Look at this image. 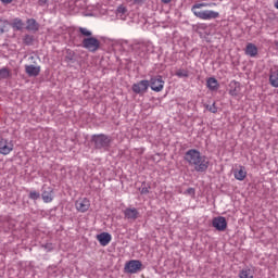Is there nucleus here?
Segmentation results:
<instances>
[{
  "label": "nucleus",
  "instance_id": "6e6552de",
  "mask_svg": "<svg viewBox=\"0 0 278 278\" xmlns=\"http://www.w3.org/2000/svg\"><path fill=\"white\" fill-rule=\"evenodd\" d=\"M149 80H140L132 85V92H135V94H144V92L149 90Z\"/></svg>",
  "mask_w": 278,
  "mask_h": 278
},
{
  "label": "nucleus",
  "instance_id": "f257e3e1",
  "mask_svg": "<svg viewBox=\"0 0 278 278\" xmlns=\"http://www.w3.org/2000/svg\"><path fill=\"white\" fill-rule=\"evenodd\" d=\"M185 161L192 166L197 173H205L210 168V159L202 155L201 151L190 149L185 153Z\"/></svg>",
  "mask_w": 278,
  "mask_h": 278
},
{
  "label": "nucleus",
  "instance_id": "0eeeda50",
  "mask_svg": "<svg viewBox=\"0 0 278 278\" xmlns=\"http://www.w3.org/2000/svg\"><path fill=\"white\" fill-rule=\"evenodd\" d=\"M149 84L151 90H153L154 92H162V90H164L165 81L160 75L152 77Z\"/></svg>",
  "mask_w": 278,
  "mask_h": 278
},
{
  "label": "nucleus",
  "instance_id": "20e7f679",
  "mask_svg": "<svg viewBox=\"0 0 278 278\" xmlns=\"http://www.w3.org/2000/svg\"><path fill=\"white\" fill-rule=\"evenodd\" d=\"M92 140L96 149H108L112 144V138L108 135H96Z\"/></svg>",
  "mask_w": 278,
  "mask_h": 278
},
{
  "label": "nucleus",
  "instance_id": "2f4dec72",
  "mask_svg": "<svg viewBox=\"0 0 278 278\" xmlns=\"http://www.w3.org/2000/svg\"><path fill=\"white\" fill-rule=\"evenodd\" d=\"M0 1H1V3H4L5 5H8V4L12 3V1H14V0H0Z\"/></svg>",
  "mask_w": 278,
  "mask_h": 278
},
{
  "label": "nucleus",
  "instance_id": "4be33fe9",
  "mask_svg": "<svg viewBox=\"0 0 278 278\" xmlns=\"http://www.w3.org/2000/svg\"><path fill=\"white\" fill-rule=\"evenodd\" d=\"M269 84H270V86H273V88H278V71L270 73Z\"/></svg>",
  "mask_w": 278,
  "mask_h": 278
},
{
  "label": "nucleus",
  "instance_id": "412c9836",
  "mask_svg": "<svg viewBox=\"0 0 278 278\" xmlns=\"http://www.w3.org/2000/svg\"><path fill=\"white\" fill-rule=\"evenodd\" d=\"M239 278H253V269L245 267L239 271Z\"/></svg>",
  "mask_w": 278,
  "mask_h": 278
},
{
  "label": "nucleus",
  "instance_id": "aec40b11",
  "mask_svg": "<svg viewBox=\"0 0 278 278\" xmlns=\"http://www.w3.org/2000/svg\"><path fill=\"white\" fill-rule=\"evenodd\" d=\"M11 77H12V70H10L9 67L0 68V81L2 79H11Z\"/></svg>",
  "mask_w": 278,
  "mask_h": 278
},
{
  "label": "nucleus",
  "instance_id": "c9c22d12",
  "mask_svg": "<svg viewBox=\"0 0 278 278\" xmlns=\"http://www.w3.org/2000/svg\"><path fill=\"white\" fill-rule=\"evenodd\" d=\"M29 60H34V56H29Z\"/></svg>",
  "mask_w": 278,
  "mask_h": 278
},
{
  "label": "nucleus",
  "instance_id": "39448f33",
  "mask_svg": "<svg viewBox=\"0 0 278 278\" xmlns=\"http://www.w3.org/2000/svg\"><path fill=\"white\" fill-rule=\"evenodd\" d=\"M139 270H142V262L138 260H131L125 264L124 273L128 275H136Z\"/></svg>",
  "mask_w": 278,
  "mask_h": 278
},
{
  "label": "nucleus",
  "instance_id": "dca6fc26",
  "mask_svg": "<svg viewBox=\"0 0 278 278\" xmlns=\"http://www.w3.org/2000/svg\"><path fill=\"white\" fill-rule=\"evenodd\" d=\"M206 88H208V90L216 91L220 88V85L216 78L210 77L206 79Z\"/></svg>",
  "mask_w": 278,
  "mask_h": 278
},
{
  "label": "nucleus",
  "instance_id": "a211bd4d",
  "mask_svg": "<svg viewBox=\"0 0 278 278\" xmlns=\"http://www.w3.org/2000/svg\"><path fill=\"white\" fill-rule=\"evenodd\" d=\"M26 29H28V31H38V29H40V24H38L36 20L30 18L27 21Z\"/></svg>",
  "mask_w": 278,
  "mask_h": 278
},
{
  "label": "nucleus",
  "instance_id": "a878e982",
  "mask_svg": "<svg viewBox=\"0 0 278 278\" xmlns=\"http://www.w3.org/2000/svg\"><path fill=\"white\" fill-rule=\"evenodd\" d=\"M29 199H31L33 201H38V199H40V192H38V191H30L29 192Z\"/></svg>",
  "mask_w": 278,
  "mask_h": 278
},
{
  "label": "nucleus",
  "instance_id": "393cba45",
  "mask_svg": "<svg viewBox=\"0 0 278 278\" xmlns=\"http://www.w3.org/2000/svg\"><path fill=\"white\" fill-rule=\"evenodd\" d=\"M13 27L14 29H22L23 28V21L20 18H15L13 21Z\"/></svg>",
  "mask_w": 278,
  "mask_h": 278
},
{
  "label": "nucleus",
  "instance_id": "1a4fd4ad",
  "mask_svg": "<svg viewBox=\"0 0 278 278\" xmlns=\"http://www.w3.org/2000/svg\"><path fill=\"white\" fill-rule=\"evenodd\" d=\"M212 225L217 231H225L227 229V219L223 216L214 217Z\"/></svg>",
  "mask_w": 278,
  "mask_h": 278
},
{
  "label": "nucleus",
  "instance_id": "f03ea898",
  "mask_svg": "<svg viewBox=\"0 0 278 278\" xmlns=\"http://www.w3.org/2000/svg\"><path fill=\"white\" fill-rule=\"evenodd\" d=\"M213 4L210 3H195L191 8V12H193L194 16L197 18H200L201 21H212L214 18H218L220 16V13L212 10H201V8H212Z\"/></svg>",
  "mask_w": 278,
  "mask_h": 278
},
{
  "label": "nucleus",
  "instance_id": "b1692460",
  "mask_svg": "<svg viewBox=\"0 0 278 278\" xmlns=\"http://www.w3.org/2000/svg\"><path fill=\"white\" fill-rule=\"evenodd\" d=\"M176 77H190L188 70H178L176 72Z\"/></svg>",
  "mask_w": 278,
  "mask_h": 278
},
{
  "label": "nucleus",
  "instance_id": "f8f14e48",
  "mask_svg": "<svg viewBox=\"0 0 278 278\" xmlns=\"http://www.w3.org/2000/svg\"><path fill=\"white\" fill-rule=\"evenodd\" d=\"M41 67L39 65H25V73L28 77H38L40 75Z\"/></svg>",
  "mask_w": 278,
  "mask_h": 278
},
{
  "label": "nucleus",
  "instance_id": "f3484780",
  "mask_svg": "<svg viewBox=\"0 0 278 278\" xmlns=\"http://www.w3.org/2000/svg\"><path fill=\"white\" fill-rule=\"evenodd\" d=\"M76 210H88L90 207V200L80 198L76 201Z\"/></svg>",
  "mask_w": 278,
  "mask_h": 278
},
{
  "label": "nucleus",
  "instance_id": "f704fd0d",
  "mask_svg": "<svg viewBox=\"0 0 278 278\" xmlns=\"http://www.w3.org/2000/svg\"><path fill=\"white\" fill-rule=\"evenodd\" d=\"M275 45H276V47H277V49H278V41H275Z\"/></svg>",
  "mask_w": 278,
  "mask_h": 278
},
{
  "label": "nucleus",
  "instance_id": "72a5a7b5",
  "mask_svg": "<svg viewBox=\"0 0 278 278\" xmlns=\"http://www.w3.org/2000/svg\"><path fill=\"white\" fill-rule=\"evenodd\" d=\"M274 8H276V10H278V0L275 2Z\"/></svg>",
  "mask_w": 278,
  "mask_h": 278
},
{
  "label": "nucleus",
  "instance_id": "ddd939ff",
  "mask_svg": "<svg viewBox=\"0 0 278 278\" xmlns=\"http://www.w3.org/2000/svg\"><path fill=\"white\" fill-rule=\"evenodd\" d=\"M97 240L101 244V247H108L110 242H112V235L110 232H102L97 235Z\"/></svg>",
  "mask_w": 278,
  "mask_h": 278
},
{
  "label": "nucleus",
  "instance_id": "6ab92c4d",
  "mask_svg": "<svg viewBox=\"0 0 278 278\" xmlns=\"http://www.w3.org/2000/svg\"><path fill=\"white\" fill-rule=\"evenodd\" d=\"M140 213H138V210H125L124 211V215L125 218H127L128 220H136V218H138Z\"/></svg>",
  "mask_w": 278,
  "mask_h": 278
},
{
  "label": "nucleus",
  "instance_id": "bb28decb",
  "mask_svg": "<svg viewBox=\"0 0 278 278\" xmlns=\"http://www.w3.org/2000/svg\"><path fill=\"white\" fill-rule=\"evenodd\" d=\"M79 31L83 36H87V38H90V36H92V31L88 30V28L80 27Z\"/></svg>",
  "mask_w": 278,
  "mask_h": 278
},
{
  "label": "nucleus",
  "instance_id": "473e14b6",
  "mask_svg": "<svg viewBox=\"0 0 278 278\" xmlns=\"http://www.w3.org/2000/svg\"><path fill=\"white\" fill-rule=\"evenodd\" d=\"M162 1V3H170V1H173V0H161Z\"/></svg>",
  "mask_w": 278,
  "mask_h": 278
},
{
  "label": "nucleus",
  "instance_id": "423d86ee",
  "mask_svg": "<svg viewBox=\"0 0 278 278\" xmlns=\"http://www.w3.org/2000/svg\"><path fill=\"white\" fill-rule=\"evenodd\" d=\"M14 151V142L10 139L0 138V153L1 155H10Z\"/></svg>",
  "mask_w": 278,
  "mask_h": 278
},
{
  "label": "nucleus",
  "instance_id": "7c9ffc66",
  "mask_svg": "<svg viewBox=\"0 0 278 278\" xmlns=\"http://www.w3.org/2000/svg\"><path fill=\"white\" fill-rule=\"evenodd\" d=\"M141 194H149V188L143 187V188L141 189Z\"/></svg>",
  "mask_w": 278,
  "mask_h": 278
},
{
  "label": "nucleus",
  "instance_id": "cd10ccee",
  "mask_svg": "<svg viewBox=\"0 0 278 278\" xmlns=\"http://www.w3.org/2000/svg\"><path fill=\"white\" fill-rule=\"evenodd\" d=\"M206 110H208V112H212V114H216V112H218V108H216L215 102L212 105H206Z\"/></svg>",
  "mask_w": 278,
  "mask_h": 278
},
{
  "label": "nucleus",
  "instance_id": "9b49d317",
  "mask_svg": "<svg viewBox=\"0 0 278 278\" xmlns=\"http://www.w3.org/2000/svg\"><path fill=\"white\" fill-rule=\"evenodd\" d=\"M257 53H260L257 46L251 42L247 43L244 54L248 55V58H257Z\"/></svg>",
  "mask_w": 278,
  "mask_h": 278
},
{
  "label": "nucleus",
  "instance_id": "9d476101",
  "mask_svg": "<svg viewBox=\"0 0 278 278\" xmlns=\"http://www.w3.org/2000/svg\"><path fill=\"white\" fill-rule=\"evenodd\" d=\"M42 190L41 199L43 203H51L54 199L53 188L47 187V185H45Z\"/></svg>",
  "mask_w": 278,
  "mask_h": 278
},
{
  "label": "nucleus",
  "instance_id": "5701e85b",
  "mask_svg": "<svg viewBox=\"0 0 278 278\" xmlns=\"http://www.w3.org/2000/svg\"><path fill=\"white\" fill-rule=\"evenodd\" d=\"M10 25L8 20L0 18V35L5 33V28Z\"/></svg>",
  "mask_w": 278,
  "mask_h": 278
},
{
  "label": "nucleus",
  "instance_id": "2eb2a0df",
  "mask_svg": "<svg viewBox=\"0 0 278 278\" xmlns=\"http://www.w3.org/2000/svg\"><path fill=\"white\" fill-rule=\"evenodd\" d=\"M233 175L238 181H244L247 179V167L240 165L238 169H235Z\"/></svg>",
  "mask_w": 278,
  "mask_h": 278
},
{
  "label": "nucleus",
  "instance_id": "c85d7f7f",
  "mask_svg": "<svg viewBox=\"0 0 278 278\" xmlns=\"http://www.w3.org/2000/svg\"><path fill=\"white\" fill-rule=\"evenodd\" d=\"M31 40H34V38H31V36H29V35H26L24 38V42L26 45H31Z\"/></svg>",
  "mask_w": 278,
  "mask_h": 278
},
{
  "label": "nucleus",
  "instance_id": "c756f323",
  "mask_svg": "<svg viewBox=\"0 0 278 278\" xmlns=\"http://www.w3.org/2000/svg\"><path fill=\"white\" fill-rule=\"evenodd\" d=\"M187 194H190L191 197H194V188L187 189Z\"/></svg>",
  "mask_w": 278,
  "mask_h": 278
},
{
  "label": "nucleus",
  "instance_id": "7ed1b4c3",
  "mask_svg": "<svg viewBox=\"0 0 278 278\" xmlns=\"http://www.w3.org/2000/svg\"><path fill=\"white\" fill-rule=\"evenodd\" d=\"M83 47L84 49H87V51L94 53L96 51H99V48L101 47V41H99V39H97L96 37H87L83 39Z\"/></svg>",
  "mask_w": 278,
  "mask_h": 278
},
{
  "label": "nucleus",
  "instance_id": "4468645a",
  "mask_svg": "<svg viewBox=\"0 0 278 278\" xmlns=\"http://www.w3.org/2000/svg\"><path fill=\"white\" fill-rule=\"evenodd\" d=\"M229 86H230L229 94L231 97H238L242 91V87L240 86V83L236 80H232Z\"/></svg>",
  "mask_w": 278,
  "mask_h": 278
}]
</instances>
